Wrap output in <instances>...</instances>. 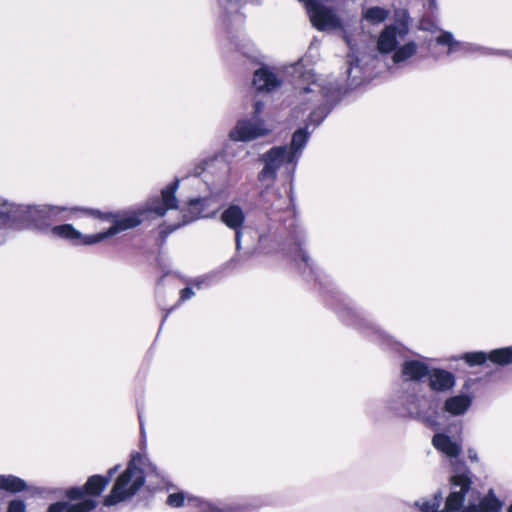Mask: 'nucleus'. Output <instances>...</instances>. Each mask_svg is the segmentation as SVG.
Masks as SVG:
<instances>
[{"label":"nucleus","mask_w":512,"mask_h":512,"mask_svg":"<svg viewBox=\"0 0 512 512\" xmlns=\"http://www.w3.org/2000/svg\"><path fill=\"white\" fill-rule=\"evenodd\" d=\"M433 446L451 459L454 474L451 477L452 491L445 501V506L440 510L443 501L441 493H435L415 502L414 506L420 512H499L502 503L495 497L492 491L480 501L478 505L470 504L463 507L464 496L469 490L471 479L466 467L454 462L462 451L461 437H450L445 433H436L432 438Z\"/></svg>","instance_id":"1"},{"label":"nucleus","mask_w":512,"mask_h":512,"mask_svg":"<svg viewBox=\"0 0 512 512\" xmlns=\"http://www.w3.org/2000/svg\"><path fill=\"white\" fill-rule=\"evenodd\" d=\"M179 186V180H175L171 185L161 191L159 197L148 200L143 209L128 210L117 213H101L94 210H85L93 217H97L111 223L108 230L96 234L85 235L75 229L71 224H63L51 228V234L55 237L71 241L75 245H92L104 241L108 237L114 236L122 231L134 228L142 223L146 214L151 212L158 217H162L168 210L177 208V199L175 192Z\"/></svg>","instance_id":"2"},{"label":"nucleus","mask_w":512,"mask_h":512,"mask_svg":"<svg viewBox=\"0 0 512 512\" xmlns=\"http://www.w3.org/2000/svg\"><path fill=\"white\" fill-rule=\"evenodd\" d=\"M201 165V167L196 168L195 175H199L205 170H208L211 173L218 171L221 174V183L219 186L213 185L209 196L191 199L188 204V212L191 214V216L187 217L184 215V219L181 223L175 224L169 231H163L165 236L183 224L189 223L194 219L209 218L214 216L218 211L217 204L219 199L223 195L226 196V190L229 187L228 175L230 173V166L224 157L221 155H215L209 159L203 160Z\"/></svg>","instance_id":"3"},{"label":"nucleus","mask_w":512,"mask_h":512,"mask_svg":"<svg viewBox=\"0 0 512 512\" xmlns=\"http://www.w3.org/2000/svg\"><path fill=\"white\" fill-rule=\"evenodd\" d=\"M159 477L156 466L147 456L134 453L127 468L117 477L112 490L105 497L104 504L112 506L129 500L140 490L146 479L154 485L158 482L151 479Z\"/></svg>","instance_id":"4"},{"label":"nucleus","mask_w":512,"mask_h":512,"mask_svg":"<svg viewBox=\"0 0 512 512\" xmlns=\"http://www.w3.org/2000/svg\"><path fill=\"white\" fill-rule=\"evenodd\" d=\"M68 209L60 206H33L27 208L15 207L13 204L0 200V225H6L12 219L21 215L28 222V225L44 231L55 221L64 220L62 216Z\"/></svg>","instance_id":"5"},{"label":"nucleus","mask_w":512,"mask_h":512,"mask_svg":"<svg viewBox=\"0 0 512 512\" xmlns=\"http://www.w3.org/2000/svg\"><path fill=\"white\" fill-rule=\"evenodd\" d=\"M293 69L295 73L299 74L296 85L300 93L312 94L309 100H313L314 102H325L324 104L321 103L319 107L309 115V122L314 125H319L329 112L326 103L335 96L337 87L332 84L326 86L320 83L310 71L302 72L301 64H297Z\"/></svg>","instance_id":"6"},{"label":"nucleus","mask_w":512,"mask_h":512,"mask_svg":"<svg viewBox=\"0 0 512 512\" xmlns=\"http://www.w3.org/2000/svg\"><path fill=\"white\" fill-rule=\"evenodd\" d=\"M260 161L264 164L258 174V180L261 183L267 182L269 186L275 179L277 172L281 171L288 177L294 173L298 159L295 153L290 152L288 146H275L260 156Z\"/></svg>","instance_id":"7"},{"label":"nucleus","mask_w":512,"mask_h":512,"mask_svg":"<svg viewBox=\"0 0 512 512\" xmlns=\"http://www.w3.org/2000/svg\"><path fill=\"white\" fill-rule=\"evenodd\" d=\"M272 129L266 121L259 117L240 119L230 131L229 137L233 141L249 142L271 133Z\"/></svg>","instance_id":"8"},{"label":"nucleus","mask_w":512,"mask_h":512,"mask_svg":"<svg viewBox=\"0 0 512 512\" xmlns=\"http://www.w3.org/2000/svg\"><path fill=\"white\" fill-rule=\"evenodd\" d=\"M407 34L408 28L405 25H388L378 36L377 49L384 54L394 52L398 45L404 41Z\"/></svg>","instance_id":"9"},{"label":"nucleus","mask_w":512,"mask_h":512,"mask_svg":"<svg viewBox=\"0 0 512 512\" xmlns=\"http://www.w3.org/2000/svg\"><path fill=\"white\" fill-rule=\"evenodd\" d=\"M118 468H119V465H116L113 468L109 469L108 477H103L100 475L91 476L82 488H78V487L70 488L67 490L66 495L68 496V498H70L72 500L80 499L84 494H88L91 496L100 495L101 492L105 489V487L109 483L110 478L118 470Z\"/></svg>","instance_id":"10"},{"label":"nucleus","mask_w":512,"mask_h":512,"mask_svg":"<svg viewBox=\"0 0 512 512\" xmlns=\"http://www.w3.org/2000/svg\"><path fill=\"white\" fill-rule=\"evenodd\" d=\"M469 365H481L487 359L500 365H506L512 362V347H506L491 351L489 354L484 352L466 353L462 357Z\"/></svg>","instance_id":"11"},{"label":"nucleus","mask_w":512,"mask_h":512,"mask_svg":"<svg viewBox=\"0 0 512 512\" xmlns=\"http://www.w3.org/2000/svg\"><path fill=\"white\" fill-rule=\"evenodd\" d=\"M246 215L243 208L237 204H231L223 210L220 215L221 222L228 228L235 231L236 248L240 249L241 229L243 228Z\"/></svg>","instance_id":"12"},{"label":"nucleus","mask_w":512,"mask_h":512,"mask_svg":"<svg viewBox=\"0 0 512 512\" xmlns=\"http://www.w3.org/2000/svg\"><path fill=\"white\" fill-rule=\"evenodd\" d=\"M185 501H187L188 504L198 507L201 512H224L210 502L204 501L198 497H187L182 492L170 494L166 503L171 507H180L185 504Z\"/></svg>","instance_id":"13"},{"label":"nucleus","mask_w":512,"mask_h":512,"mask_svg":"<svg viewBox=\"0 0 512 512\" xmlns=\"http://www.w3.org/2000/svg\"><path fill=\"white\" fill-rule=\"evenodd\" d=\"M253 85L258 91L271 92L280 85V80L274 72L263 67L255 71Z\"/></svg>","instance_id":"14"},{"label":"nucleus","mask_w":512,"mask_h":512,"mask_svg":"<svg viewBox=\"0 0 512 512\" xmlns=\"http://www.w3.org/2000/svg\"><path fill=\"white\" fill-rule=\"evenodd\" d=\"M435 41L438 45L447 47V54H453L456 52L468 53L479 50L475 45L455 40L452 33L447 31L441 32L436 37Z\"/></svg>","instance_id":"15"},{"label":"nucleus","mask_w":512,"mask_h":512,"mask_svg":"<svg viewBox=\"0 0 512 512\" xmlns=\"http://www.w3.org/2000/svg\"><path fill=\"white\" fill-rule=\"evenodd\" d=\"M96 501L93 499H83L78 503L57 502L51 504L48 512H89L96 507Z\"/></svg>","instance_id":"16"},{"label":"nucleus","mask_w":512,"mask_h":512,"mask_svg":"<svg viewBox=\"0 0 512 512\" xmlns=\"http://www.w3.org/2000/svg\"><path fill=\"white\" fill-rule=\"evenodd\" d=\"M429 382L430 387L436 391H447L451 389L455 384V379L452 373L434 369L429 371Z\"/></svg>","instance_id":"17"},{"label":"nucleus","mask_w":512,"mask_h":512,"mask_svg":"<svg viewBox=\"0 0 512 512\" xmlns=\"http://www.w3.org/2000/svg\"><path fill=\"white\" fill-rule=\"evenodd\" d=\"M428 374L427 365L419 360H407L402 366V375L405 380H421Z\"/></svg>","instance_id":"18"},{"label":"nucleus","mask_w":512,"mask_h":512,"mask_svg":"<svg viewBox=\"0 0 512 512\" xmlns=\"http://www.w3.org/2000/svg\"><path fill=\"white\" fill-rule=\"evenodd\" d=\"M472 398L468 395L449 397L444 404V410L453 416L463 415L471 406Z\"/></svg>","instance_id":"19"},{"label":"nucleus","mask_w":512,"mask_h":512,"mask_svg":"<svg viewBox=\"0 0 512 512\" xmlns=\"http://www.w3.org/2000/svg\"><path fill=\"white\" fill-rule=\"evenodd\" d=\"M390 14L391 11L387 8L373 6L365 9L362 13V17L370 24L376 25L383 23L385 20H387Z\"/></svg>","instance_id":"20"},{"label":"nucleus","mask_w":512,"mask_h":512,"mask_svg":"<svg viewBox=\"0 0 512 512\" xmlns=\"http://www.w3.org/2000/svg\"><path fill=\"white\" fill-rule=\"evenodd\" d=\"M309 138L307 128H300L296 130L292 136L291 144L288 146L290 152L295 153V157L299 160L302 150L305 147Z\"/></svg>","instance_id":"21"},{"label":"nucleus","mask_w":512,"mask_h":512,"mask_svg":"<svg viewBox=\"0 0 512 512\" xmlns=\"http://www.w3.org/2000/svg\"><path fill=\"white\" fill-rule=\"evenodd\" d=\"M418 45L414 41H409L403 45H398L393 54V62L396 64L405 62L414 56L417 52Z\"/></svg>","instance_id":"22"},{"label":"nucleus","mask_w":512,"mask_h":512,"mask_svg":"<svg viewBox=\"0 0 512 512\" xmlns=\"http://www.w3.org/2000/svg\"><path fill=\"white\" fill-rule=\"evenodd\" d=\"M0 488L11 492H19L26 488L25 482L15 476H0Z\"/></svg>","instance_id":"23"},{"label":"nucleus","mask_w":512,"mask_h":512,"mask_svg":"<svg viewBox=\"0 0 512 512\" xmlns=\"http://www.w3.org/2000/svg\"><path fill=\"white\" fill-rule=\"evenodd\" d=\"M26 505L21 500H13L8 505V511L7 512H25Z\"/></svg>","instance_id":"24"},{"label":"nucleus","mask_w":512,"mask_h":512,"mask_svg":"<svg viewBox=\"0 0 512 512\" xmlns=\"http://www.w3.org/2000/svg\"><path fill=\"white\" fill-rule=\"evenodd\" d=\"M192 296H194V292L189 287H186V288L182 289L181 292H180V300L181 301L188 300Z\"/></svg>","instance_id":"25"},{"label":"nucleus","mask_w":512,"mask_h":512,"mask_svg":"<svg viewBox=\"0 0 512 512\" xmlns=\"http://www.w3.org/2000/svg\"><path fill=\"white\" fill-rule=\"evenodd\" d=\"M263 103L260 101H256L253 107V116L252 117H259V114L263 111Z\"/></svg>","instance_id":"26"},{"label":"nucleus","mask_w":512,"mask_h":512,"mask_svg":"<svg viewBox=\"0 0 512 512\" xmlns=\"http://www.w3.org/2000/svg\"><path fill=\"white\" fill-rule=\"evenodd\" d=\"M298 256L301 258V260L306 264L308 265L309 263V257L306 255V253L301 249L299 248L298 249Z\"/></svg>","instance_id":"27"},{"label":"nucleus","mask_w":512,"mask_h":512,"mask_svg":"<svg viewBox=\"0 0 512 512\" xmlns=\"http://www.w3.org/2000/svg\"><path fill=\"white\" fill-rule=\"evenodd\" d=\"M468 457L473 460V461H477L478 460V457H477V452L475 450H468Z\"/></svg>","instance_id":"28"},{"label":"nucleus","mask_w":512,"mask_h":512,"mask_svg":"<svg viewBox=\"0 0 512 512\" xmlns=\"http://www.w3.org/2000/svg\"><path fill=\"white\" fill-rule=\"evenodd\" d=\"M204 282H205V278H199V279L195 280V281L193 282V284H194L196 287L200 288V287H201V285H202Z\"/></svg>","instance_id":"29"},{"label":"nucleus","mask_w":512,"mask_h":512,"mask_svg":"<svg viewBox=\"0 0 512 512\" xmlns=\"http://www.w3.org/2000/svg\"><path fill=\"white\" fill-rule=\"evenodd\" d=\"M352 70H353V67L351 66V67L349 68V70H348V75H349V77L351 76Z\"/></svg>","instance_id":"30"},{"label":"nucleus","mask_w":512,"mask_h":512,"mask_svg":"<svg viewBox=\"0 0 512 512\" xmlns=\"http://www.w3.org/2000/svg\"><path fill=\"white\" fill-rule=\"evenodd\" d=\"M509 512H512V505L509 507Z\"/></svg>","instance_id":"31"}]
</instances>
